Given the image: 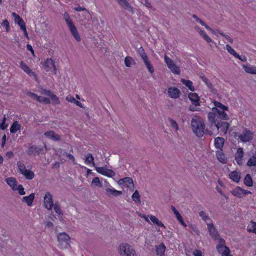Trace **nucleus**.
<instances>
[{
    "instance_id": "nucleus-1",
    "label": "nucleus",
    "mask_w": 256,
    "mask_h": 256,
    "mask_svg": "<svg viewBox=\"0 0 256 256\" xmlns=\"http://www.w3.org/2000/svg\"><path fill=\"white\" fill-rule=\"evenodd\" d=\"M223 111L217 108H212V112L208 113V118L210 122L216 123L218 121L221 120H229L228 114Z\"/></svg>"
},
{
    "instance_id": "nucleus-2",
    "label": "nucleus",
    "mask_w": 256,
    "mask_h": 256,
    "mask_svg": "<svg viewBox=\"0 0 256 256\" xmlns=\"http://www.w3.org/2000/svg\"><path fill=\"white\" fill-rule=\"evenodd\" d=\"M191 126L194 132L199 138L202 137L204 134L205 124L204 121L198 116L192 118Z\"/></svg>"
},
{
    "instance_id": "nucleus-3",
    "label": "nucleus",
    "mask_w": 256,
    "mask_h": 256,
    "mask_svg": "<svg viewBox=\"0 0 256 256\" xmlns=\"http://www.w3.org/2000/svg\"><path fill=\"white\" fill-rule=\"evenodd\" d=\"M233 136L236 139L240 140L241 142L246 143L250 142L253 139L254 134L248 128H244L242 133L234 132Z\"/></svg>"
},
{
    "instance_id": "nucleus-4",
    "label": "nucleus",
    "mask_w": 256,
    "mask_h": 256,
    "mask_svg": "<svg viewBox=\"0 0 256 256\" xmlns=\"http://www.w3.org/2000/svg\"><path fill=\"white\" fill-rule=\"evenodd\" d=\"M65 22L66 23L69 30L73 37L77 42H80L81 38L80 35L78 32L72 20L68 16H65Z\"/></svg>"
},
{
    "instance_id": "nucleus-5",
    "label": "nucleus",
    "mask_w": 256,
    "mask_h": 256,
    "mask_svg": "<svg viewBox=\"0 0 256 256\" xmlns=\"http://www.w3.org/2000/svg\"><path fill=\"white\" fill-rule=\"evenodd\" d=\"M216 248L222 256H232L229 248L226 246V241L224 238L219 240Z\"/></svg>"
},
{
    "instance_id": "nucleus-6",
    "label": "nucleus",
    "mask_w": 256,
    "mask_h": 256,
    "mask_svg": "<svg viewBox=\"0 0 256 256\" xmlns=\"http://www.w3.org/2000/svg\"><path fill=\"white\" fill-rule=\"evenodd\" d=\"M210 126L216 127L220 132V134H226L228 129L230 126V124L226 122L218 121L216 123L210 122Z\"/></svg>"
},
{
    "instance_id": "nucleus-7",
    "label": "nucleus",
    "mask_w": 256,
    "mask_h": 256,
    "mask_svg": "<svg viewBox=\"0 0 256 256\" xmlns=\"http://www.w3.org/2000/svg\"><path fill=\"white\" fill-rule=\"evenodd\" d=\"M120 252L121 256H134L136 254L132 246L126 244H122L120 246Z\"/></svg>"
},
{
    "instance_id": "nucleus-8",
    "label": "nucleus",
    "mask_w": 256,
    "mask_h": 256,
    "mask_svg": "<svg viewBox=\"0 0 256 256\" xmlns=\"http://www.w3.org/2000/svg\"><path fill=\"white\" fill-rule=\"evenodd\" d=\"M46 150V146H36L34 145L30 146L26 150V153L28 155H39L40 154H44V151Z\"/></svg>"
},
{
    "instance_id": "nucleus-9",
    "label": "nucleus",
    "mask_w": 256,
    "mask_h": 256,
    "mask_svg": "<svg viewBox=\"0 0 256 256\" xmlns=\"http://www.w3.org/2000/svg\"><path fill=\"white\" fill-rule=\"evenodd\" d=\"M230 192L234 196L238 198H243L246 194H252L250 191L244 190L238 186L236 187Z\"/></svg>"
},
{
    "instance_id": "nucleus-10",
    "label": "nucleus",
    "mask_w": 256,
    "mask_h": 256,
    "mask_svg": "<svg viewBox=\"0 0 256 256\" xmlns=\"http://www.w3.org/2000/svg\"><path fill=\"white\" fill-rule=\"evenodd\" d=\"M96 170L98 173L109 178L113 177L116 175L114 171L105 167H96Z\"/></svg>"
},
{
    "instance_id": "nucleus-11",
    "label": "nucleus",
    "mask_w": 256,
    "mask_h": 256,
    "mask_svg": "<svg viewBox=\"0 0 256 256\" xmlns=\"http://www.w3.org/2000/svg\"><path fill=\"white\" fill-rule=\"evenodd\" d=\"M44 206L48 210H51L54 205L52 200V196L49 192H47L44 196Z\"/></svg>"
},
{
    "instance_id": "nucleus-12",
    "label": "nucleus",
    "mask_w": 256,
    "mask_h": 256,
    "mask_svg": "<svg viewBox=\"0 0 256 256\" xmlns=\"http://www.w3.org/2000/svg\"><path fill=\"white\" fill-rule=\"evenodd\" d=\"M207 226L210 234L212 238L214 240H219L221 238H220V234L214 227V224L212 222L207 224Z\"/></svg>"
},
{
    "instance_id": "nucleus-13",
    "label": "nucleus",
    "mask_w": 256,
    "mask_h": 256,
    "mask_svg": "<svg viewBox=\"0 0 256 256\" xmlns=\"http://www.w3.org/2000/svg\"><path fill=\"white\" fill-rule=\"evenodd\" d=\"M168 96L172 98L176 99L180 97V92L178 88L176 87H170L168 90Z\"/></svg>"
},
{
    "instance_id": "nucleus-14",
    "label": "nucleus",
    "mask_w": 256,
    "mask_h": 256,
    "mask_svg": "<svg viewBox=\"0 0 256 256\" xmlns=\"http://www.w3.org/2000/svg\"><path fill=\"white\" fill-rule=\"evenodd\" d=\"M42 68L46 72L56 70V66L51 58H48L44 62Z\"/></svg>"
},
{
    "instance_id": "nucleus-15",
    "label": "nucleus",
    "mask_w": 256,
    "mask_h": 256,
    "mask_svg": "<svg viewBox=\"0 0 256 256\" xmlns=\"http://www.w3.org/2000/svg\"><path fill=\"white\" fill-rule=\"evenodd\" d=\"M244 152L242 148H238L235 154V160L237 163L240 165L242 164Z\"/></svg>"
},
{
    "instance_id": "nucleus-16",
    "label": "nucleus",
    "mask_w": 256,
    "mask_h": 256,
    "mask_svg": "<svg viewBox=\"0 0 256 256\" xmlns=\"http://www.w3.org/2000/svg\"><path fill=\"white\" fill-rule=\"evenodd\" d=\"M188 98L194 106H199L200 105V98L197 94L190 93L188 94Z\"/></svg>"
},
{
    "instance_id": "nucleus-17",
    "label": "nucleus",
    "mask_w": 256,
    "mask_h": 256,
    "mask_svg": "<svg viewBox=\"0 0 256 256\" xmlns=\"http://www.w3.org/2000/svg\"><path fill=\"white\" fill-rule=\"evenodd\" d=\"M156 252L157 256H165V252L166 247L164 243H161L159 245L156 246Z\"/></svg>"
},
{
    "instance_id": "nucleus-18",
    "label": "nucleus",
    "mask_w": 256,
    "mask_h": 256,
    "mask_svg": "<svg viewBox=\"0 0 256 256\" xmlns=\"http://www.w3.org/2000/svg\"><path fill=\"white\" fill-rule=\"evenodd\" d=\"M120 5L132 13H134L133 7L126 0H116Z\"/></svg>"
},
{
    "instance_id": "nucleus-19",
    "label": "nucleus",
    "mask_w": 256,
    "mask_h": 256,
    "mask_svg": "<svg viewBox=\"0 0 256 256\" xmlns=\"http://www.w3.org/2000/svg\"><path fill=\"white\" fill-rule=\"evenodd\" d=\"M224 139L222 137H217L214 139V146L219 150H222L224 145Z\"/></svg>"
},
{
    "instance_id": "nucleus-20",
    "label": "nucleus",
    "mask_w": 256,
    "mask_h": 256,
    "mask_svg": "<svg viewBox=\"0 0 256 256\" xmlns=\"http://www.w3.org/2000/svg\"><path fill=\"white\" fill-rule=\"evenodd\" d=\"M5 181L13 190H15V188L17 186V182L14 178L10 177L6 178Z\"/></svg>"
},
{
    "instance_id": "nucleus-21",
    "label": "nucleus",
    "mask_w": 256,
    "mask_h": 256,
    "mask_svg": "<svg viewBox=\"0 0 256 256\" xmlns=\"http://www.w3.org/2000/svg\"><path fill=\"white\" fill-rule=\"evenodd\" d=\"M229 178L234 182L238 183L240 178V174L236 170L232 171L230 173Z\"/></svg>"
},
{
    "instance_id": "nucleus-22",
    "label": "nucleus",
    "mask_w": 256,
    "mask_h": 256,
    "mask_svg": "<svg viewBox=\"0 0 256 256\" xmlns=\"http://www.w3.org/2000/svg\"><path fill=\"white\" fill-rule=\"evenodd\" d=\"M34 198V194L32 193L28 196H24L22 199L23 202H26L28 206H31Z\"/></svg>"
},
{
    "instance_id": "nucleus-23",
    "label": "nucleus",
    "mask_w": 256,
    "mask_h": 256,
    "mask_svg": "<svg viewBox=\"0 0 256 256\" xmlns=\"http://www.w3.org/2000/svg\"><path fill=\"white\" fill-rule=\"evenodd\" d=\"M195 28L200 34L204 38V39L208 42H210L212 41V39L207 35L206 32L202 30L199 27L196 26Z\"/></svg>"
},
{
    "instance_id": "nucleus-24",
    "label": "nucleus",
    "mask_w": 256,
    "mask_h": 256,
    "mask_svg": "<svg viewBox=\"0 0 256 256\" xmlns=\"http://www.w3.org/2000/svg\"><path fill=\"white\" fill-rule=\"evenodd\" d=\"M216 157L218 160L222 164H225L226 162V158L222 152V150H218L216 153Z\"/></svg>"
},
{
    "instance_id": "nucleus-25",
    "label": "nucleus",
    "mask_w": 256,
    "mask_h": 256,
    "mask_svg": "<svg viewBox=\"0 0 256 256\" xmlns=\"http://www.w3.org/2000/svg\"><path fill=\"white\" fill-rule=\"evenodd\" d=\"M84 162L87 165H90L92 164V166H94L95 164L94 162V157L92 154L90 153H88L84 160Z\"/></svg>"
},
{
    "instance_id": "nucleus-26",
    "label": "nucleus",
    "mask_w": 256,
    "mask_h": 256,
    "mask_svg": "<svg viewBox=\"0 0 256 256\" xmlns=\"http://www.w3.org/2000/svg\"><path fill=\"white\" fill-rule=\"evenodd\" d=\"M149 218H150V220L154 224H156L159 227L166 228V227H165L164 225L163 224V223L160 220L154 216H152V215L150 216Z\"/></svg>"
},
{
    "instance_id": "nucleus-27",
    "label": "nucleus",
    "mask_w": 256,
    "mask_h": 256,
    "mask_svg": "<svg viewBox=\"0 0 256 256\" xmlns=\"http://www.w3.org/2000/svg\"><path fill=\"white\" fill-rule=\"evenodd\" d=\"M181 82L184 84L190 91L194 92V88L193 86L192 82L190 80H186L184 79H182Z\"/></svg>"
},
{
    "instance_id": "nucleus-28",
    "label": "nucleus",
    "mask_w": 256,
    "mask_h": 256,
    "mask_svg": "<svg viewBox=\"0 0 256 256\" xmlns=\"http://www.w3.org/2000/svg\"><path fill=\"white\" fill-rule=\"evenodd\" d=\"M244 184L248 186H252L253 185V182L252 180V176L250 174H247L244 180Z\"/></svg>"
},
{
    "instance_id": "nucleus-29",
    "label": "nucleus",
    "mask_w": 256,
    "mask_h": 256,
    "mask_svg": "<svg viewBox=\"0 0 256 256\" xmlns=\"http://www.w3.org/2000/svg\"><path fill=\"white\" fill-rule=\"evenodd\" d=\"M214 104L215 106L214 108H217L220 110H222L223 111H228V108L220 102L214 101Z\"/></svg>"
},
{
    "instance_id": "nucleus-30",
    "label": "nucleus",
    "mask_w": 256,
    "mask_h": 256,
    "mask_svg": "<svg viewBox=\"0 0 256 256\" xmlns=\"http://www.w3.org/2000/svg\"><path fill=\"white\" fill-rule=\"evenodd\" d=\"M20 128V125L17 121L14 122L10 128V132L11 133H16Z\"/></svg>"
},
{
    "instance_id": "nucleus-31",
    "label": "nucleus",
    "mask_w": 256,
    "mask_h": 256,
    "mask_svg": "<svg viewBox=\"0 0 256 256\" xmlns=\"http://www.w3.org/2000/svg\"><path fill=\"white\" fill-rule=\"evenodd\" d=\"M106 193L109 195L118 196L122 194L121 191L117 190L114 188H108L106 190Z\"/></svg>"
},
{
    "instance_id": "nucleus-32",
    "label": "nucleus",
    "mask_w": 256,
    "mask_h": 256,
    "mask_svg": "<svg viewBox=\"0 0 256 256\" xmlns=\"http://www.w3.org/2000/svg\"><path fill=\"white\" fill-rule=\"evenodd\" d=\"M247 230L248 232H253L256 234V222L251 220L248 226Z\"/></svg>"
},
{
    "instance_id": "nucleus-33",
    "label": "nucleus",
    "mask_w": 256,
    "mask_h": 256,
    "mask_svg": "<svg viewBox=\"0 0 256 256\" xmlns=\"http://www.w3.org/2000/svg\"><path fill=\"white\" fill-rule=\"evenodd\" d=\"M44 134L46 137L54 140H58L59 138V136L57 134H55L52 131L46 132Z\"/></svg>"
},
{
    "instance_id": "nucleus-34",
    "label": "nucleus",
    "mask_w": 256,
    "mask_h": 256,
    "mask_svg": "<svg viewBox=\"0 0 256 256\" xmlns=\"http://www.w3.org/2000/svg\"><path fill=\"white\" fill-rule=\"evenodd\" d=\"M58 240V246L63 249V243L64 242V232H60L57 236Z\"/></svg>"
},
{
    "instance_id": "nucleus-35",
    "label": "nucleus",
    "mask_w": 256,
    "mask_h": 256,
    "mask_svg": "<svg viewBox=\"0 0 256 256\" xmlns=\"http://www.w3.org/2000/svg\"><path fill=\"white\" fill-rule=\"evenodd\" d=\"M22 174L28 180H32L34 176V172L29 170H26Z\"/></svg>"
},
{
    "instance_id": "nucleus-36",
    "label": "nucleus",
    "mask_w": 256,
    "mask_h": 256,
    "mask_svg": "<svg viewBox=\"0 0 256 256\" xmlns=\"http://www.w3.org/2000/svg\"><path fill=\"white\" fill-rule=\"evenodd\" d=\"M138 52L141 58L142 59L143 61L148 59L146 54L145 52L144 48L142 46H140L139 48H138Z\"/></svg>"
},
{
    "instance_id": "nucleus-37",
    "label": "nucleus",
    "mask_w": 256,
    "mask_h": 256,
    "mask_svg": "<svg viewBox=\"0 0 256 256\" xmlns=\"http://www.w3.org/2000/svg\"><path fill=\"white\" fill-rule=\"evenodd\" d=\"M243 68L247 73L256 74V67L244 65Z\"/></svg>"
},
{
    "instance_id": "nucleus-38",
    "label": "nucleus",
    "mask_w": 256,
    "mask_h": 256,
    "mask_svg": "<svg viewBox=\"0 0 256 256\" xmlns=\"http://www.w3.org/2000/svg\"><path fill=\"white\" fill-rule=\"evenodd\" d=\"M201 80L204 82L208 88L210 90H212L214 88V86L210 80L206 78L205 76H201Z\"/></svg>"
},
{
    "instance_id": "nucleus-39",
    "label": "nucleus",
    "mask_w": 256,
    "mask_h": 256,
    "mask_svg": "<svg viewBox=\"0 0 256 256\" xmlns=\"http://www.w3.org/2000/svg\"><path fill=\"white\" fill-rule=\"evenodd\" d=\"M171 72L175 74H179L180 72V68L175 64L173 63L168 67Z\"/></svg>"
},
{
    "instance_id": "nucleus-40",
    "label": "nucleus",
    "mask_w": 256,
    "mask_h": 256,
    "mask_svg": "<svg viewBox=\"0 0 256 256\" xmlns=\"http://www.w3.org/2000/svg\"><path fill=\"white\" fill-rule=\"evenodd\" d=\"M132 199L136 203H140V196L138 191L136 190L132 195Z\"/></svg>"
},
{
    "instance_id": "nucleus-41",
    "label": "nucleus",
    "mask_w": 256,
    "mask_h": 256,
    "mask_svg": "<svg viewBox=\"0 0 256 256\" xmlns=\"http://www.w3.org/2000/svg\"><path fill=\"white\" fill-rule=\"evenodd\" d=\"M192 17L194 18L196 22H199L202 26H205L206 30H211L210 27L206 25L204 21H202L201 19L199 18L196 14H193Z\"/></svg>"
},
{
    "instance_id": "nucleus-42",
    "label": "nucleus",
    "mask_w": 256,
    "mask_h": 256,
    "mask_svg": "<svg viewBox=\"0 0 256 256\" xmlns=\"http://www.w3.org/2000/svg\"><path fill=\"white\" fill-rule=\"evenodd\" d=\"M146 66L147 68L148 69L149 72L150 74H153L154 72V68L152 66L151 64L150 60L148 59L144 61Z\"/></svg>"
},
{
    "instance_id": "nucleus-43",
    "label": "nucleus",
    "mask_w": 256,
    "mask_h": 256,
    "mask_svg": "<svg viewBox=\"0 0 256 256\" xmlns=\"http://www.w3.org/2000/svg\"><path fill=\"white\" fill-rule=\"evenodd\" d=\"M134 62V60L130 56H127L124 59V64L127 67H130L132 63Z\"/></svg>"
},
{
    "instance_id": "nucleus-44",
    "label": "nucleus",
    "mask_w": 256,
    "mask_h": 256,
    "mask_svg": "<svg viewBox=\"0 0 256 256\" xmlns=\"http://www.w3.org/2000/svg\"><path fill=\"white\" fill-rule=\"evenodd\" d=\"M168 122L170 124L172 128H174L176 131L178 129V124L176 120H174L171 118H168Z\"/></svg>"
},
{
    "instance_id": "nucleus-45",
    "label": "nucleus",
    "mask_w": 256,
    "mask_h": 256,
    "mask_svg": "<svg viewBox=\"0 0 256 256\" xmlns=\"http://www.w3.org/2000/svg\"><path fill=\"white\" fill-rule=\"evenodd\" d=\"M247 164L250 166H256V156H252L248 160Z\"/></svg>"
},
{
    "instance_id": "nucleus-46",
    "label": "nucleus",
    "mask_w": 256,
    "mask_h": 256,
    "mask_svg": "<svg viewBox=\"0 0 256 256\" xmlns=\"http://www.w3.org/2000/svg\"><path fill=\"white\" fill-rule=\"evenodd\" d=\"M120 182L124 184H130L133 185V180L132 178L129 177H126L124 178L120 179Z\"/></svg>"
},
{
    "instance_id": "nucleus-47",
    "label": "nucleus",
    "mask_w": 256,
    "mask_h": 256,
    "mask_svg": "<svg viewBox=\"0 0 256 256\" xmlns=\"http://www.w3.org/2000/svg\"><path fill=\"white\" fill-rule=\"evenodd\" d=\"M17 165L18 166V170L22 174L24 172V170H26L25 165L22 162H18Z\"/></svg>"
},
{
    "instance_id": "nucleus-48",
    "label": "nucleus",
    "mask_w": 256,
    "mask_h": 256,
    "mask_svg": "<svg viewBox=\"0 0 256 256\" xmlns=\"http://www.w3.org/2000/svg\"><path fill=\"white\" fill-rule=\"evenodd\" d=\"M200 216L202 218L205 222L209 220H210V218L208 216L204 211L202 210L199 213Z\"/></svg>"
},
{
    "instance_id": "nucleus-49",
    "label": "nucleus",
    "mask_w": 256,
    "mask_h": 256,
    "mask_svg": "<svg viewBox=\"0 0 256 256\" xmlns=\"http://www.w3.org/2000/svg\"><path fill=\"white\" fill-rule=\"evenodd\" d=\"M15 190H18L19 194L20 195H24L26 194L22 184H20L15 188Z\"/></svg>"
},
{
    "instance_id": "nucleus-50",
    "label": "nucleus",
    "mask_w": 256,
    "mask_h": 256,
    "mask_svg": "<svg viewBox=\"0 0 256 256\" xmlns=\"http://www.w3.org/2000/svg\"><path fill=\"white\" fill-rule=\"evenodd\" d=\"M37 101L39 102H43L46 104H50V100L48 98L42 96H38Z\"/></svg>"
},
{
    "instance_id": "nucleus-51",
    "label": "nucleus",
    "mask_w": 256,
    "mask_h": 256,
    "mask_svg": "<svg viewBox=\"0 0 256 256\" xmlns=\"http://www.w3.org/2000/svg\"><path fill=\"white\" fill-rule=\"evenodd\" d=\"M226 50L228 52L233 55L234 57L237 55L236 52L228 44L226 45Z\"/></svg>"
},
{
    "instance_id": "nucleus-52",
    "label": "nucleus",
    "mask_w": 256,
    "mask_h": 256,
    "mask_svg": "<svg viewBox=\"0 0 256 256\" xmlns=\"http://www.w3.org/2000/svg\"><path fill=\"white\" fill-rule=\"evenodd\" d=\"M164 62L166 64L168 67L170 66L172 64L174 63L172 59H170L168 56L165 55L164 56Z\"/></svg>"
},
{
    "instance_id": "nucleus-53",
    "label": "nucleus",
    "mask_w": 256,
    "mask_h": 256,
    "mask_svg": "<svg viewBox=\"0 0 256 256\" xmlns=\"http://www.w3.org/2000/svg\"><path fill=\"white\" fill-rule=\"evenodd\" d=\"M20 68L26 72L30 68L29 67L22 61H21L20 64Z\"/></svg>"
},
{
    "instance_id": "nucleus-54",
    "label": "nucleus",
    "mask_w": 256,
    "mask_h": 256,
    "mask_svg": "<svg viewBox=\"0 0 256 256\" xmlns=\"http://www.w3.org/2000/svg\"><path fill=\"white\" fill-rule=\"evenodd\" d=\"M53 207L54 208V211L56 212V213H57L58 214H62V211L58 203L56 202L54 204Z\"/></svg>"
},
{
    "instance_id": "nucleus-55",
    "label": "nucleus",
    "mask_w": 256,
    "mask_h": 256,
    "mask_svg": "<svg viewBox=\"0 0 256 256\" xmlns=\"http://www.w3.org/2000/svg\"><path fill=\"white\" fill-rule=\"evenodd\" d=\"M12 16L13 18H14V20L15 23L17 24L18 22L21 21L22 20V19L20 16L19 15L17 14L15 12L12 13Z\"/></svg>"
},
{
    "instance_id": "nucleus-56",
    "label": "nucleus",
    "mask_w": 256,
    "mask_h": 256,
    "mask_svg": "<svg viewBox=\"0 0 256 256\" xmlns=\"http://www.w3.org/2000/svg\"><path fill=\"white\" fill-rule=\"evenodd\" d=\"M2 25L5 28H6V32H8L9 30H10V24H9V22H8V20H4L2 24Z\"/></svg>"
},
{
    "instance_id": "nucleus-57",
    "label": "nucleus",
    "mask_w": 256,
    "mask_h": 256,
    "mask_svg": "<svg viewBox=\"0 0 256 256\" xmlns=\"http://www.w3.org/2000/svg\"><path fill=\"white\" fill-rule=\"evenodd\" d=\"M6 118L5 116H4L2 122L0 124V129L2 130H5L8 124H6Z\"/></svg>"
},
{
    "instance_id": "nucleus-58",
    "label": "nucleus",
    "mask_w": 256,
    "mask_h": 256,
    "mask_svg": "<svg viewBox=\"0 0 256 256\" xmlns=\"http://www.w3.org/2000/svg\"><path fill=\"white\" fill-rule=\"evenodd\" d=\"M42 94H44L46 96H54V94L51 92L49 90H46V89H43L42 90Z\"/></svg>"
},
{
    "instance_id": "nucleus-59",
    "label": "nucleus",
    "mask_w": 256,
    "mask_h": 256,
    "mask_svg": "<svg viewBox=\"0 0 256 256\" xmlns=\"http://www.w3.org/2000/svg\"><path fill=\"white\" fill-rule=\"evenodd\" d=\"M74 9L76 12L86 11L87 12H88V10H86L85 8L82 7L80 6H78L77 7H75L74 8Z\"/></svg>"
},
{
    "instance_id": "nucleus-60",
    "label": "nucleus",
    "mask_w": 256,
    "mask_h": 256,
    "mask_svg": "<svg viewBox=\"0 0 256 256\" xmlns=\"http://www.w3.org/2000/svg\"><path fill=\"white\" fill-rule=\"evenodd\" d=\"M92 184H96V185L100 184V180L98 177H94L93 178L92 182Z\"/></svg>"
},
{
    "instance_id": "nucleus-61",
    "label": "nucleus",
    "mask_w": 256,
    "mask_h": 256,
    "mask_svg": "<svg viewBox=\"0 0 256 256\" xmlns=\"http://www.w3.org/2000/svg\"><path fill=\"white\" fill-rule=\"evenodd\" d=\"M235 57L238 58L239 60L242 62H246L247 60L246 56L244 55L240 56L238 54H237V55Z\"/></svg>"
},
{
    "instance_id": "nucleus-62",
    "label": "nucleus",
    "mask_w": 256,
    "mask_h": 256,
    "mask_svg": "<svg viewBox=\"0 0 256 256\" xmlns=\"http://www.w3.org/2000/svg\"><path fill=\"white\" fill-rule=\"evenodd\" d=\"M28 95L30 96L31 98H33L34 99L37 100L38 98V96L35 94L34 93L32 92H28Z\"/></svg>"
},
{
    "instance_id": "nucleus-63",
    "label": "nucleus",
    "mask_w": 256,
    "mask_h": 256,
    "mask_svg": "<svg viewBox=\"0 0 256 256\" xmlns=\"http://www.w3.org/2000/svg\"><path fill=\"white\" fill-rule=\"evenodd\" d=\"M26 48L28 50H30L33 56H34V50L32 48V46L30 44H28L26 45Z\"/></svg>"
},
{
    "instance_id": "nucleus-64",
    "label": "nucleus",
    "mask_w": 256,
    "mask_h": 256,
    "mask_svg": "<svg viewBox=\"0 0 256 256\" xmlns=\"http://www.w3.org/2000/svg\"><path fill=\"white\" fill-rule=\"evenodd\" d=\"M194 256H202V254L200 250H196L194 252Z\"/></svg>"
}]
</instances>
